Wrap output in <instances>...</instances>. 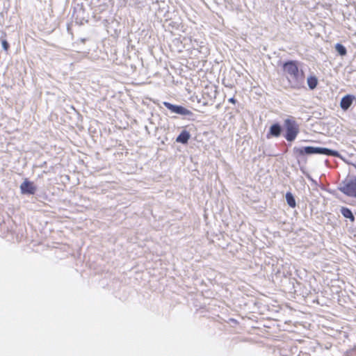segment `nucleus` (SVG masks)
Instances as JSON below:
<instances>
[{
  "label": "nucleus",
  "mask_w": 356,
  "mask_h": 356,
  "mask_svg": "<svg viewBox=\"0 0 356 356\" xmlns=\"http://www.w3.org/2000/svg\"><path fill=\"white\" fill-rule=\"evenodd\" d=\"M283 68L291 88L300 89L304 87L305 74L302 70L298 69L296 61L285 63Z\"/></svg>",
  "instance_id": "obj_1"
},
{
  "label": "nucleus",
  "mask_w": 356,
  "mask_h": 356,
  "mask_svg": "<svg viewBox=\"0 0 356 356\" xmlns=\"http://www.w3.org/2000/svg\"><path fill=\"white\" fill-rule=\"evenodd\" d=\"M294 153L298 156H304L305 154H325L329 156H339V154L338 152L326 148L320 147H294Z\"/></svg>",
  "instance_id": "obj_2"
},
{
  "label": "nucleus",
  "mask_w": 356,
  "mask_h": 356,
  "mask_svg": "<svg viewBox=\"0 0 356 356\" xmlns=\"http://www.w3.org/2000/svg\"><path fill=\"white\" fill-rule=\"evenodd\" d=\"M284 126L286 128L285 138L287 141H293L299 133L298 124L295 120L288 118L284 120Z\"/></svg>",
  "instance_id": "obj_3"
},
{
  "label": "nucleus",
  "mask_w": 356,
  "mask_h": 356,
  "mask_svg": "<svg viewBox=\"0 0 356 356\" xmlns=\"http://www.w3.org/2000/svg\"><path fill=\"white\" fill-rule=\"evenodd\" d=\"M339 190L348 197H356V179H344Z\"/></svg>",
  "instance_id": "obj_4"
},
{
  "label": "nucleus",
  "mask_w": 356,
  "mask_h": 356,
  "mask_svg": "<svg viewBox=\"0 0 356 356\" xmlns=\"http://www.w3.org/2000/svg\"><path fill=\"white\" fill-rule=\"evenodd\" d=\"M163 105L173 113L181 115H190L192 114L191 111L181 106L174 105L167 102H164Z\"/></svg>",
  "instance_id": "obj_5"
},
{
  "label": "nucleus",
  "mask_w": 356,
  "mask_h": 356,
  "mask_svg": "<svg viewBox=\"0 0 356 356\" xmlns=\"http://www.w3.org/2000/svg\"><path fill=\"white\" fill-rule=\"evenodd\" d=\"M20 189L22 194L28 195H33L36 191V188L33 183L29 181L28 179H25V181L21 184Z\"/></svg>",
  "instance_id": "obj_6"
},
{
  "label": "nucleus",
  "mask_w": 356,
  "mask_h": 356,
  "mask_svg": "<svg viewBox=\"0 0 356 356\" xmlns=\"http://www.w3.org/2000/svg\"><path fill=\"white\" fill-rule=\"evenodd\" d=\"M355 99L354 96L351 95H347L341 99L340 105L343 110H347L351 106L353 99Z\"/></svg>",
  "instance_id": "obj_7"
},
{
  "label": "nucleus",
  "mask_w": 356,
  "mask_h": 356,
  "mask_svg": "<svg viewBox=\"0 0 356 356\" xmlns=\"http://www.w3.org/2000/svg\"><path fill=\"white\" fill-rule=\"evenodd\" d=\"M281 126L279 124H274L270 127L267 138H269L271 136L278 137L281 134Z\"/></svg>",
  "instance_id": "obj_8"
},
{
  "label": "nucleus",
  "mask_w": 356,
  "mask_h": 356,
  "mask_svg": "<svg viewBox=\"0 0 356 356\" xmlns=\"http://www.w3.org/2000/svg\"><path fill=\"white\" fill-rule=\"evenodd\" d=\"M191 136L187 131H182L181 134L177 136L176 141L183 144L188 143Z\"/></svg>",
  "instance_id": "obj_9"
},
{
  "label": "nucleus",
  "mask_w": 356,
  "mask_h": 356,
  "mask_svg": "<svg viewBox=\"0 0 356 356\" xmlns=\"http://www.w3.org/2000/svg\"><path fill=\"white\" fill-rule=\"evenodd\" d=\"M341 213L346 218H348L350 221H355V216L350 209L347 207H341Z\"/></svg>",
  "instance_id": "obj_10"
},
{
  "label": "nucleus",
  "mask_w": 356,
  "mask_h": 356,
  "mask_svg": "<svg viewBox=\"0 0 356 356\" xmlns=\"http://www.w3.org/2000/svg\"><path fill=\"white\" fill-rule=\"evenodd\" d=\"M286 200L289 207L294 208L296 207V200L291 193L288 192L286 193Z\"/></svg>",
  "instance_id": "obj_11"
},
{
  "label": "nucleus",
  "mask_w": 356,
  "mask_h": 356,
  "mask_svg": "<svg viewBox=\"0 0 356 356\" xmlns=\"http://www.w3.org/2000/svg\"><path fill=\"white\" fill-rule=\"evenodd\" d=\"M307 84H308L309 88L311 90H314L318 84L317 78L314 76H311L308 77L307 78Z\"/></svg>",
  "instance_id": "obj_12"
},
{
  "label": "nucleus",
  "mask_w": 356,
  "mask_h": 356,
  "mask_svg": "<svg viewBox=\"0 0 356 356\" xmlns=\"http://www.w3.org/2000/svg\"><path fill=\"white\" fill-rule=\"evenodd\" d=\"M335 49L341 56H345L347 53L346 47L341 44H337Z\"/></svg>",
  "instance_id": "obj_13"
},
{
  "label": "nucleus",
  "mask_w": 356,
  "mask_h": 356,
  "mask_svg": "<svg viewBox=\"0 0 356 356\" xmlns=\"http://www.w3.org/2000/svg\"><path fill=\"white\" fill-rule=\"evenodd\" d=\"M1 44H2V47L3 48V49L7 51L9 47V44L8 43V42L6 40H3Z\"/></svg>",
  "instance_id": "obj_14"
},
{
  "label": "nucleus",
  "mask_w": 356,
  "mask_h": 356,
  "mask_svg": "<svg viewBox=\"0 0 356 356\" xmlns=\"http://www.w3.org/2000/svg\"><path fill=\"white\" fill-rule=\"evenodd\" d=\"M228 101H229V102L232 103V104L236 103V99L234 97L229 98Z\"/></svg>",
  "instance_id": "obj_15"
},
{
  "label": "nucleus",
  "mask_w": 356,
  "mask_h": 356,
  "mask_svg": "<svg viewBox=\"0 0 356 356\" xmlns=\"http://www.w3.org/2000/svg\"><path fill=\"white\" fill-rule=\"evenodd\" d=\"M353 353H356V350H352V351H351V355H352Z\"/></svg>",
  "instance_id": "obj_16"
}]
</instances>
